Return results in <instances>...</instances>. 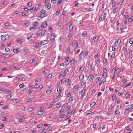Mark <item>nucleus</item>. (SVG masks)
<instances>
[{"label": "nucleus", "instance_id": "obj_44", "mask_svg": "<svg viewBox=\"0 0 133 133\" xmlns=\"http://www.w3.org/2000/svg\"><path fill=\"white\" fill-rule=\"evenodd\" d=\"M113 46L112 47V50L113 51H115V50H116V48H115V46Z\"/></svg>", "mask_w": 133, "mask_h": 133}, {"label": "nucleus", "instance_id": "obj_19", "mask_svg": "<svg viewBox=\"0 0 133 133\" xmlns=\"http://www.w3.org/2000/svg\"><path fill=\"white\" fill-rule=\"evenodd\" d=\"M85 91V90L84 91V92L82 94V95H81V99H82L83 98L84 96L85 95L84 93Z\"/></svg>", "mask_w": 133, "mask_h": 133}, {"label": "nucleus", "instance_id": "obj_31", "mask_svg": "<svg viewBox=\"0 0 133 133\" xmlns=\"http://www.w3.org/2000/svg\"><path fill=\"white\" fill-rule=\"evenodd\" d=\"M11 91L10 90L6 91L5 92V93H11Z\"/></svg>", "mask_w": 133, "mask_h": 133}, {"label": "nucleus", "instance_id": "obj_14", "mask_svg": "<svg viewBox=\"0 0 133 133\" xmlns=\"http://www.w3.org/2000/svg\"><path fill=\"white\" fill-rule=\"evenodd\" d=\"M18 99H12V102L14 103H16L18 101Z\"/></svg>", "mask_w": 133, "mask_h": 133}, {"label": "nucleus", "instance_id": "obj_20", "mask_svg": "<svg viewBox=\"0 0 133 133\" xmlns=\"http://www.w3.org/2000/svg\"><path fill=\"white\" fill-rule=\"evenodd\" d=\"M73 96H71L69 98L68 101L70 102H71L73 101Z\"/></svg>", "mask_w": 133, "mask_h": 133}, {"label": "nucleus", "instance_id": "obj_3", "mask_svg": "<svg viewBox=\"0 0 133 133\" xmlns=\"http://www.w3.org/2000/svg\"><path fill=\"white\" fill-rule=\"evenodd\" d=\"M48 42V41L46 40H44L43 41H41L40 42V44H41L42 45H43L45 44H47Z\"/></svg>", "mask_w": 133, "mask_h": 133}, {"label": "nucleus", "instance_id": "obj_61", "mask_svg": "<svg viewBox=\"0 0 133 133\" xmlns=\"http://www.w3.org/2000/svg\"><path fill=\"white\" fill-rule=\"evenodd\" d=\"M67 104H65V103L62 106V108L63 107H65L66 106Z\"/></svg>", "mask_w": 133, "mask_h": 133}, {"label": "nucleus", "instance_id": "obj_50", "mask_svg": "<svg viewBox=\"0 0 133 133\" xmlns=\"http://www.w3.org/2000/svg\"><path fill=\"white\" fill-rule=\"evenodd\" d=\"M4 25L6 26H8L10 25V24L8 22H5L4 23Z\"/></svg>", "mask_w": 133, "mask_h": 133}, {"label": "nucleus", "instance_id": "obj_34", "mask_svg": "<svg viewBox=\"0 0 133 133\" xmlns=\"http://www.w3.org/2000/svg\"><path fill=\"white\" fill-rule=\"evenodd\" d=\"M133 39L131 38H130V41H129V43L131 44L132 43H133Z\"/></svg>", "mask_w": 133, "mask_h": 133}, {"label": "nucleus", "instance_id": "obj_63", "mask_svg": "<svg viewBox=\"0 0 133 133\" xmlns=\"http://www.w3.org/2000/svg\"><path fill=\"white\" fill-rule=\"evenodd\" d=\"M57 105H58L59 107H61V104H60V103H57Z\"/></svg>", "mask_w": 133, "mask_h": 133}, {"label": "nucleus", "instance_id": "obj_1", "mask_svg": "<svg viewBox=\"0 0 133 133\" xmlns=\"http://www.w3.org/2000/svg\"><path fill=\"white\" fill-rule=\"evenodd\" d=\"M72 23L71 24H70L69 26V30H70V31L69 32V34L68 35V38H71L72 37V34L73 32L72 30L74 27V26H73L71 27V29H70V27L71 26H72Z\"/></svg>", "mask_w": 133, "mask_h": 133}, {"label": "nucleus", "instance_id": "obj_2", "mask_svg": "<svg viewBox=\"0 0 133 133\" xmlns=\"http://www.w3.org/2000/svg\"><path fill=\"white\" fill-rule=\"evenodd\" d=\"M1 40L3 41H5L8 39L9 38V35H2L1 36Z\"/></svg>", "mask_w": 133, "mask_h": 133}, {"label": "nucleus", "instance_id": "obj_7", "mask_svg": "<svg viewBox=\"0 0 133 133\" xmlns=\"http://www.w3.org/2000/svg\"><path fill=\"white\" fill-rule=\"evenodd\" d=\"M55 34H51V39L52 40H54L55 39Z\"/></svg>", "mask_w": 133, "mask_h": 133}, {"label": "nucleus", "instance_id": "obj_49", "mask_svg": "<svg viewBox=\"0 0 133 133\" xmlns=\"http://www.w3.org/2000/svg\"><path fill=\"white\" fill-rule=\"evenodd\" d=\"M10 49L9 48H6L5 49V51L6 52H8L9 51Z\"/></svg>", "mask_w": 133, "mask_h": 133}, {"label": "nucleus", "instance_id": "obj_46", "mask_svg": "<svg viewBox=\"0 0 133 133\" xmlns=\"http://www.w3.org/2000/svg\"><path fill=\"white\" fill-rule=\"evenodd\" d=\"M13 52L15 53H17L18 52V50L17 49H14L13 50Z\"/></svg>", "mask_w": 133, "mask_h": 133}, {"label": "nucleus", "instance_id": "obj_43", "mask_svg": "<svg viewBox=\"0 0 133 133\" xmlns=\"http://www.w3.org/2000/svg\"><path fill=\"white\" fill-rule=\"evenodd\" d=\"M32 4L31 2H29L28 4L27 5L29 7H30L31 6Z\"/></svg>", "mask_w": 133, "mask_h": 133}, {"label": "nucleus", "instance_id": "obj_64", "mask_svg": "<svg viewBox=\"0 0 133 133\" xmlns=\"http://www.w3.org/2000/svg\"><path fill=\"white\" fill-rule=\"evenodd\" d=\"M62 23L61 22H60L58 23V25L60 27H61L62 25Z\"/></svg>", "mask_w": 133, "mask_h": 133}, {"label": "nucleus", "instance_id": "obj_38", "mask_svg": "<svg viewBox=\"0 0 133 133\" xmlns=\"http://www.w3.org/2000/svg\"><path fill=\"white\" fill-rule=\"evenodd\" d=\"M115 114H116V115H118L120 113L119 111L118 110L116 111H115Z\"/></svg>", "mask_w": 133, "mask_h": 133}, {"label": "nucleus", "instance_id": "obj_39", "mask_svg": "<svg viewBox=\"0 0 133 133\" xmlns=\"http://www.w3.org/2000/svg\"><path fill=\"white\" fill-rule=\"evenodd\" d=\"M19 86L20 88H23L24 87V84L23 83L22 84L19 85Z\"/></svg>", "mask_w": 133, "mask_h": 133}, {"label": "nucleus", "instance_id": "obj_11", "mask_svg": "<svg viewBox=\"0 0 133 133\" xmlns=\"http://www.w3.org/2000/svg\"><path fill=\"white\" fill-rule=\"evenodd\" d=\"M87 113L86 114L87 115L91 114L92 115L94 114V112L88 111H87Z\"/></svg>", "mask_w": 133, "mask_h": 133}, {"label": "nucleus", "instance_id": "obj_4", "mask_svg": "<svg viewBox=\"0 0 133 133\" xmlns=\"http://www.w3.org/2000/svg\"><path fill=\"white\" fill-rule=\"evenodd\" d=\"M121 40L122 39H119L116 40L115 43V46H117V44H116V43H118V44H120L121 43Z\"/></svg>", "mask_w": 133, "mask_h": 133}, {"label": "nucleus", "instance_id": "obj_27", "mask_svg": "<svg viewBox=\"0 0 133 133\" xmlns=\"http://www.w3.org/2000/svg\"><path fill=\"white\" fill-rule=\"evenodd\" d=\"M39 44V42H37L36 43V45L35 46V48H37L39 47L38 45Z\"/></svg>", "mask_w": 133, "mask_h": 133}, {"label": "nucleus", "instance_id": "obj_47", "mask_svg": "<svg viewBox=\"0 0 133 133\" xmlns=\"http://www.w3.org/2000/svg\"><path fill=\"white\" fill-rule=\"evenodd\" d=\"M107 16V14L105 12L103 16V18L104 19H105L106 16Z\"/></svg>", "mask_w": 133, "mask_h": 133}, {"label": "nucleus", "instance_id": "obj_60", "mask_svg": "<svg viewBox=\"0 0 133 133\" xmlns=\"http://www.w3.org/2000/svg\"><path fill=\"white\" fill-rule=\"evenodd\" d=\"M43 26H42V25H41V26L39 27V30H41L43 28Z\"/></svg>", "mask_w": 133, "mask_h": 133}, {"label": "nucleus", "instance_id": "obj_28", "mask_svg": "<svg viewBox=\"0 0 133 133\" xmlns=\"http://www.w3.org/2000/svg\"><path fill=\"white\" fill-rule=\"evenodd\" d=\"M52 75L51 74H49L47 77L48 78H52Z\"/></svg>", "mask_w": 133, "mask_h": 133}, {"label": "nucleus", "instance_id": "obj_51", "mask_svg": "<svg viewBox=\"0 0 133 133\" xmlns=\"http://www.w3.org/2000/svg\"><path fill=\"white\" fill-rule=\"evenodd\" d=\"M24 25H25L26 26H28L29 25V22H26L24 24Z\"/></svg>", "mask_w": 133, "mask_h": 133}, {"label": "nucleus", "instance_id": "obj_23", "mask_svg": "<svg viewBox=\"0 0 133 133\" xmlns=\"http://www.w3.org/2000/svg\"><path fill=\"white\" fill-rule=\"evenodd\" d=\"M6 119H8L6 117H3L1 118V120L2 121H6L7 120Z\"/></svg>", "mask_w": 133, "mask_h": 133}, {"label": "nucleus", "instance_id": "obj_45", "mask_svg": "<svg viewBox=\"0 0 133 133\" xmlns=\"http://www.w3.org/2000/svg\"><path fill=\"white\" fill-rule=\"evenodd\" d=\"M70 81V80L69 79H67V81L68 82L67 83H68V85H70V83H69Z\"/></svg>", "mask_w": 133, "mask_h": 133}, {"label": "nucleus", "instance_id": "obj_56", "mask_svg": "<svg viewBox=\"0 0 133 133\" xmlns=\"http://www.w3.org/2000/svg\"><path fill=\"white\" fill-rule=\"evenodd\" d=\"M38 24V22H35L34 23V26H36Z\"/></svg>", "mask_w": 133, "mask_h": 133}, {"label": "nucleus", "instance_id": "obj_25", "mask_svg": "<svg viewBox=\"0 0 133 133\" xmlns=\"http://www.w3.org/2000/svg\"><path fill=\"white\" fill-rule=\"evenodd\" d=\"M66 79L65 78H64L62 79V80L61 83L62 84V83H65L66 82Z\"/></svg>", "mask_w": 133, "mask_h": 133}, {"label": "nucleus", "instance_id": "obj_8", "mask_svg": "<svg viewBox=\"0 0 133 133\" xmlns=\"http://www.w3.org/2000/svg\"><path fill=\"white\" fill-rule=\"evenodd\" d=\"M94 77V76L93 75H90L88 77L89 80L90 81H91V80L92 79H93Z\"/></svg>", "mask_w": 133, "mask_h": 133}, {"label": "nucleus", "instance_id": "obj_40", "mask_svg": "<svg viewBox=\"0 0 133 133\" xmlns=\"http://www.w3.org/2000/svg\"><path fill=\"white\" fill-rule=\"evenodd\" d=\"M84 53V51H82V52L80 53L79 54V56H82Z\"/></svg>", "mask_w": 133, "mask_h": 133}, {"label": "nucleus", "instance_id": "obj_53", "mask_svg": "<svg viewBox=\"0 0 133 133\" xmlns=\"http://www.w3.org/2000/svg\"><path fill=\"white\" fill-rule=\"evenodd\" d=\"M6 89V88H0V90L4 91Z\"/></svg>", "mask_w": 133, "mask_h": 133}, {"label": "nucleus", "instance_id": "obj_18", "mask_svg": "<svg viewBox=\"0 0 133 133\" xmlns=\"http://www.w3.org/2000/svg\"><path fill=\"white\" fill-rule=\"evenodd\" d=\"M87 31H84L82 33V36L83 37L85 36V35H87Z\"/></svg>", "mask_w": 133, "mask_h": 133}, {"label": "nucleus", "instance_id": "obj_41", "mask_svg": "<svg viewBox=\"0 0 133 133\" xmlns=\"http://www.w3.org/2000/svg\"><path fill=\"white\" fill-rule=\"evenodd\" d=\"M125 96L126 97H128L130 96V94L127 93H126Z\"/></svg>", "mask_w": 133, "mask_h": 133}, {"label": "nucleus", "instance_id": "obj_12", "mask_svg": "<svg viewBox=\"0 0 133 133\" xmlns=\"http://www.w3.org/2000/svg\"><path fill=\"white\" fill-rule=\"evenodd\" d=\"M51 5V4L50 3H48V4L47 5H46V7L49 9L50 8Z\"/></svg>", "mask_w": 133, "mask_h": 133}, {"label": "nucleus", "instance_id": "obj_48", "mask_svg": "<svg viewBox=\"0 0 133 133\" xmlns=\"http://www.w3.org/2000/svg\"><path fill=\"white\" fill-rule=\"evenodd\" d=\"M62 2V0H58L57 4H61Z\"/></svg>", "mask_w": 133, "mask_h": 133}, {"label": "nucleus", "instance_id": "obj_42", "mask_svg": "<svg viewBox=\"0 0 133 133\" xmlns=\"http://www.w3.org/2000/svg\"><path fill=\"white\" fill-rule=\"evenodd\" d=\"M117 8H115L113 9V13H115L116 12Z\"/></svg>", "mask_w": 133, "mask_h": 133}, {"label": "nucleus", "instance_id": "obj_6", "mask_svg": "<svg viewBox=\"0 0 133 133\" xmlns=\"http://www.w3.org/2000/svg\"><path fill=\"white\" fill-rule=\"evenodd\" d=\"M99 39V37L97 36H96L93 37V40L95 42H97L98 39Z\"/></svg>", "mask_w": 133, "mask_h": 133}, {"label": "nucleus", "instance_id": "obj_37", "mask_svg": "<svg viewBox=\"0 0 133 133\" xmlns=\"http://www.w3.org/2000/svg\"><path fill=\"white\" fill-rule=\"evenodd\" d=\"M106 81V78L104 79L102 82L100 83V84H103Z\"/></svg>", "mask_w": 133, "mask_h": 133}, {"label": "nucleus", "instance_id": "obj_59", "mask_svg": "<svg viewBox=\"0 0 133 133\" xmlns=\"http://www.w3.org/2000/svg\"><path fill=\"white\" fill-rule=\"evenodd\" d=\"M69 57L68 56V57H65V59L66 60V62H68L69 61Z\"/></svg>", "mask_w": 133, "mask_h": 133}, {"label": "nucleus", "instance_id": "obj_22", "mask_svg": "<svg viewBox=\"0 0 133 133\" xmlns=\"http://www.w3.org/2000/svg\"><path fill=\"white\" fill-rule=\"evenodd\" d=\"M11 97V95H8L6 96V98L7 99H9Z\"/></svg>", "mask_w": 133, "mask_h": 133}, {"label": "nucleus", "instance_id": "obj_5", "mask_svg": "<svg viewBox=\"0 0 133 133\" xmlns=\"http://www.w3.org/2000/svg\"><path fill=\"white\" fill-rule=\"evenodd\" d=\"M45 11L44 9H42L41 11V12L39 14L40 15H45Z\"/></svg>", "mask_w": 133, "mask_h": 133}, {"label": "nucleus", "instance_id": "obj_30", "mask_svg": "<svg viewBox=\"0 0 133 133\" xmlns=\"http://www.w3.org/2000/svg\"><path fill=\"white\" fill-rule=\"evenodd\" d=\"M107 72H104L103 74L102 75V76L104 77V76H105V77L106 76H107Z\"/></svg>", "mask_w": 133, "mask_h": 133}, {"label": "nucleus", "instance_id": "obj_17", "mask_svg": "<svg viewBox=\"0 0 133 133\" xmlns=\"http://www.w3.org/2000/svg\"><path fill=\"white\" fill-rule=\"evenodd\" d=\"M95 102H92L90 105V106L91 107H93L96 104Z\"/></svg>", "mask_w": 133, "mask_h": 133}, {"label": "nucleus", "instance_id": "obj_29", "mask_svg": "<svg viewBox=\"0 0 133 133\" xmlns=\"http://www.w3.org/2000/svg\"><path fill=\"white\" fill-rule=\"evenodd\" d=\"M116 69V68H114L112 69V72H114V74H115Z\"/></svg>", "mask_w": 133, "mask_h": 133}, {"label": "nucleus", "instance_id": "obj_9", "mask_svg": "<svg viewBox=\"0 0 133 133\" xmlns=\"http://www.w3.org/2000/svg\"><path fill=\"white\" fill-rule=\"evenodd\" d=\"M84 75H83V74H82L80 75L79 77V79L81 80L83 79L84 78Z\"/></svg>", "mask_w": 133, "mask_h": 133}, {"label": "nucleus", "instance_id": "obj_21", "mask_svg": "<svg viewBox=\"0 0 133 133\" xmlns=\"http://www.w3.org/2000/svg\"><path fill=\"white\" fill-rule=\"evenodd\" d=\"M90 69H91V70H94V65L93 64H92L91 65L90 67Z\"/></svg>", "mask_w": 133, "mask_h": 133}, {"label": "nucleus", "instance_id": "obj_57", "mask_svg": "<svg viewBox=\"0 0 133 133\" xmlns=\"http://www.w3.org/2000/svg\"><path fill=\"white\" fill-rule=\"evenodd\" d=\"M56 0H51V2L52 3L55 4L56 3Z\"/></svg>", "mask_w": 133, "mask_h": 133}, {"label": "nucleus", "instance_id": "obj_58", "mask_svg": "<svg viewBox=\"0 0 133 133\" xmlns=\"http://www.w3.org/2000/svg\"><path fill=\"white\" fill-rule=\"evenodd\" d=\"M132 110V109H131L130 108H127L125 109V111L126 110H128L129 111H130L131 110Z\"/></svg>", "mask_w": 133, "mask_h": 133}, {"label": "nucleus", "instance_id": "obj_26", "mask_svg": "<svg viewBox=\"0 0 133 133\" xmlns=\"http://www.w3.org/2000/svg\"><path fill=\"white\" fill-rule=\"evenodd\" d=\"M116 72L118 73L120 72L121 71V69L120 68H117L116 70Z\"/></svg>", "mask_w": 133, "mask_h": 133}, {"label": "nucleus", "instance_id": "obj_13", "mask_svg": "<svg viewBox=\"0 0 133 133\" xmlns=\"http://www.w3.org/2000/svg\"><path fill=\"white\" fill-rule=\"evenodd\" d=\"M17 43L18 44H20L22 42V40L21 39H18L17 40Z\"/></svg>", "mask_w": 133, "mask_h": 133}, {"label": "nucleus", "instance_id": "obj_62", "mask_svg": "<svg viewBox=\"0 0 133 133\" xmlns=\"http://www.w3.org/2000/svg\"><path fill=\"white\" fill-rule=\"evenodd\" d=\"M116 4V2H113L112 3V7H114Z\"/></svg>", "mask_w": 133, "mask_h": 133}, {"label": "nucleus", "instance_id": "obj_33", "mask_svg": "<svg viewBox=\"0 0 133 133\" xmlns=\"http://www.w3.org/2000/svg\"><path fill=\"white\" fill-rule=\"evenodd\" d=\"M45 30H43L41 32V35H43L45 33Z\"/></svg>", "mask_w": 133, "mask_h": 133}, {"label": "nucleus", "instance_id": "obj_16", "mask_svg": "<svg viewBox=\"0 0 133 133\" xmlns=\"http://www.w3.org/2000/svg\"><path fill=\"white\" fill-rule=\"evenodd\" d=\"M41 25H42L43 27H45L46 26L47 24L46 22H44L42 23Z\"/></svg>", "mask_w": 133, "mask_h": 133}, {"label": "nucleus", "instance_id": "obj_32", "mask_svg": "<svg viewBox=\"0 0 133 133\" xmlns=\"http://www.w3.org/2000/svg\"><path fill=\"white\" fill-rule=\"evenodd\" d=\"M129 20H130L131 22L133 20V16H131L130 17Z\"/></svg>", "mask_w": 133, "mask_h": 133}, {"label": "nucleus", "instance_id": "obj_52", "mask_svg": "<svg viewBox=\"0 0 133 133\" xmlns=\"http://www.w3.org/2000/svg\"><path fill=\"white\" fill-rule=\"evenodd\" d=\"M68 71V68H66L65 70L64 73L65 74Z\"/></svg>", "mask_w": 133, "mask_h": 133}, {"label": "nucleus", "instance_id": "obj_35", "mask_svg": "<svg viewBox=\"0 0 133 133\" xmlns=\"http://www.w3.org/2000/svg\"><path fill=\"white\" fill-rule=\"evenodd\" d=\"M84 66H82L80 68V70H81V71H83L84 70Z\"/></svg>", "mask_w": 133, "mask_h": 133}, {"label": "nucleus", "instance_id": "obj_10", "mask_svg": "<svg viewBox=\"0 0 133 133\" xmlns=\"http://www.w3.org/2000/svg\"><path fill=\"white\" fill-rule=\"evenodd\" d=\"M44 112V111L43 110H41L39 111L38 112V114L39 115H41Z\"/></svg>", "mask_w": 133, "mask_h": 133}, {"label": "nucleus", "instance_id": "obj_55", "mask_svg": "<svg viewBox=\"0 0 133 133\" xmlns=\"http://www.w3.org/2000/svg\"><path fill=\"white\" fill-rule=\"evenodd\" d=\"M45 16V15H40V16L39 17H38L39 18H43Z\"/></svg>", "mask_w": 133, "mask_h": 133}, {"label": "nucleus", "instance_id": "obj_36", "mask_svg": "<svg viewBox=\"0 0 133 133\" xmlns=\"http://www.w3.org/2000/svg\"><path fill=\"white\" fill-rule=\"evenodd\" d=\"M51 92V90H48L46 91V92L48 94H50Z\"/></svg>", "mask_w": 133, "mask_h": 133}, {"label": "nucleus", "instance_id": "obj_15", "mask_svg": "<svg viewBox=\"0 0 133 133\" xmlns=\"http://www.w3.org/2000/svg\"><path fill=\"white\" fill-rule=\"evenodd\" d=\"M34 109V108L32 107H30L28 109V110L29 112H31Z\"/></svg>", "mask_w": 133, "mask_h": 133}, {"label": "nucleus", "instance_id": "obj_54", "mask_svg": "<svg viewBox=\"0 0 133 133\" xmlns=\"http://www.w3.org/2000/svg\"><path fill=\"white\" fill-rule=\"evenodd\" d=\"M52 128V127L51 126H50L48 128V129L49 130H51Z\"/></svg>", "mask_w": 133, "mask_h": 133}, {"label": "nucleus", "instance_id": "obj_24", "mask_svg": "<svg viewBox=\"0 0 133 133\" xmlns=\"http://www.w3.org/2000/svg\"><path fill=\"white\" fill-rule=\"evenodd\" d=\"M100 78V77H97L96 79V82L97 83H98L99 82V79Z\"/></svg>", "mask_w": 133, "mask_h": 133}]
</instances>
